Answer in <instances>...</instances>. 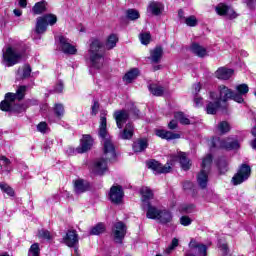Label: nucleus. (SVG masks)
Returning <instances> with one entry per match:
<instances>
[{"instance_id": "nucleus-1", "label": "nucleus", "mask_w": 256, "mask_h": 256, "mask_svg": "<svg viewBox=\"0 0 256 256\" xmlns=\"http://www.w3.org/2000/svg\"><path fill=\"white\" fill-rule=\"evenodd\" d=\"M98 135L102 139L104 158L96 159L90 166V170L94 175H103L107 171V161H115L117 157L115 144H113L111 135L107 131V118L105 116L100 117Z\"/></svg>"}, {"instance_id": "nucleus-2", "label": "nucleus", "mask_w": 256, "mask_h": 256, "mask_svg": "<svg viewBox=\"0 0 256 256\" xmlns=\"http://www.w3.org/2000/svg\"><path fill=\"white\" fill-rule=\"evenodd\" d=\"M176 161H180V165L184 171H189V169H191V162L183 152H180L178 155H171L169 162L164 166L156 160H150L147 162V167L156 174L169 173V171H171V166L175 165Z\"/></svg>"}, {"instance_id": "nucleus-3", "label": "nucleus", "mask_w": 256, "mask_h": 256, "mask_svg": "<svg viewBox=\"0 0 256 256\" xmlns=\"http://www.w3.org/2000/svg\"><path fill=\"white\" fill-rule=\"evenodd\" d=\"M102 49L103 43L97 38H92L88 50V61L92 69H101V67H103L105 58L103 57Z\"/></svg>"}, {"instance_id": "nucleus-4", "label": "nucleus", "mask_w": 256, "mask_h": 256, "mask_svg": "<svg viewBox=\"0 0 256 256\" xmlns=\"http://www.w3.org/2000/svg\"><path fill=\"white\" fill-rule=\"evenodd\" d=\"M27 93V86H18L16 93L8 92L5 95L4 101L0 103L1 111H13L15 109V101L25 99Z\"/></svg>"}, {"instance_id": "nucleus-5", "label": "nucleus", "mask_w": 256, "mask_h": 256, "mask_svg": "<svg viewBox=\"0 0 256 256\" xmlns=\"http://www.w3.org/2000/svg\"><path fill=\"white\" fill-rule=\"evenodd\" d=\"M23 59V52L17 49V47L8 46L3 50L2 65L4 67H13L17 65Z\"/></svg>"}, {"instance_id": "nucleus-6", "label": "nucleus", "mask_w": 256, "mask_h": 256, "mask_svg": "<svg viewBox=\"0 0 256 256\" xmlns=\"http://www.w3.org/2000/svg\"><path fill=\"white\" fill-rule=\"evenodd\" d=\"M57 23V16L55 14H45L36 19V25L34 33L36 35H43L47 32V27L50 25L53 27Z\"/></svg>"}, {"instance_id": "nucleus-7", "label": "nucleus", "mask_w": 256, "mask_h": 256, "mask_svg": "<svg viewBox=\"0 0 256 256\" xmlns=\"http://www.w3.org/2000/svg\"><path fill=\"white\" fill-rule=\"evenodd\" d=\"M211 163H213V156L208 154L203 158L201 164L202 170L197 175V183L201 189H205V187H207V183L209 182V169L211 167Z\"/></svg>"}, {"instance_id": "nucleus-8", "label": "nucleus", "mask_w": 256, "mask_h": 256, "mask_svg": "<svg viewBox=\"0 0 256 256\" xmlns=\"http://www.w3.org/2000/svg\"><path fill=\"white\" fill-rule=\"evenodd\" d=\"M211 149H239L240 145L237 140L228 138L226 140H221V138H213L210 141Z\"/></svg>"}, {"instance_id": "nucleus-9", "label": "nucleus", "mask_w": 256, "mask_h": 256, "mask_svg": "<svg viewBox=\"0 0 256 256\" xmlns=\"http://www.w3.org/2000/svg\"><path fill=\"white\" fill-rule=\"evenodd\" d=\"M249 177H251V167L247 164H242L238 172L232 177V183L233 185H241V183H245Z\"/></svg>"}, {"instance_id": "nucleus-10", "label": "nucleus", "mask_w": 256, "mask_h": 256, "mask_svg": "<svg viewBox=\"0 0 256 256\" xmlns=\"http://www.w3.org/2000/svg\"><path fill=\"white\" fill-rule=\"evenodd\" d=\"M58 49L65 53V55H75L77 48L71 44V40L65 36H58Z\"/></svg>"}, {"instance_id": "nucleus-11", "label": "nucleus", "mask_w": 256, "mask_h": 256, "mask_svg": "<svg viewBox=\"0 0 256 256\" xmlns=\"http://www.w3.org/2000/svg\"><path fill=\"white\" fill-rule=\"evenodd\" d=\"M125 235H127V226L123 222H116L112 229V237L115 243H123Z\"/></svg>"}, {"instance_id": "nucleus-12", "label": "nucleus", "mask_w": 256, "mask_h": 256, "mask_svg": "<svg viewBox=\"0 0 256 256\" xmlns=\"http://www.w3.org/2000/svg\"><path fill=\"white\" fill-rule=\"evenodd\" d=\"M210 99L212 101L208 102L206 105V113L208 115H215L219 108L221 107V102L219 101V94L216 92H210Z\"/></svg>"}, {"instance_id": "nucleus-13", "label": "nucleus", "mask_w": 256, "mask_h": 256, "mask_svg": "<svg viewBox=\"0 0 256 256\" xmlns=\"http://www.w3.org/2000/svg\"><path fill=\"white\" fill-rule=\"evenodd\" d=\"M125 193L123 192V187L121 186H112L109 192V199L112 203L119 205L123 201Z\"/></svg>"}, {"instance_id": "nucleus-14", "label": "nucleus", "mask_w": 256, "mask_h": 256, "mask_svg": "<svg viewBox=\"0 0 256 256\" xmlns=\"http://www.w3.org/2000/svg\"><path fill=\"white\" fill-rule=\"evenodd\" d=\"M235 89L236 91L234 92L233 101L236 103H244V97L249 93V86L247 84H239Z\"/></svg>"}, {"instance_id": "nucleus-15", "label": "nucleus", "mask_w": 256, "mask_h": 256, "mask_svg": "<svg viewBox=\"0 0 256 256\" xmlns=\"http://www.w3.org/2000/svg\"><path fill=\"white\" fill-rule=\"evenodd\" d=\"M218 93V101L220 103H226L229 99H232L233 101V97H235L234 91L225 85H220L218 87Z\"/></svg>"}, {"instance_id": "nucleus-16", "label": "nucleus", "mask_w": 256, "mask_h": 256, "mask_svg": "<svg viewBox=\"0 0 256 256\" xmlns=\"http://www.w3.org/2000/svg\"><path fill=\"white\" fill-rule=\"evenodd\" d=\"M129 115H131V112H127L126 110H118L114 112V119L118 129H123V125L127 123Z\"/></svg>"}, {"instance_id": "nucleus-17", "label": "nucleus", "mask_w": 256, "mask_h": 256, "mask_svg": "<svg viewBox=\"0 0 256 256\" xmlns=\"http://www.w3.org/2000/svg\"><path fill=\"white\" fill-rule=\"evenodd\" d=\"M216 13L218 15H224L225 17H228V19H237V13L235 10L225 4H219L216 7Z\"/></svg>"}, {"instance_id": "nucleus-18", "label": "nucleus", "mask_w": 256, "mask_h": 256, "mask_svg": "<svg viewBox=\"0 0 256 256\" xmlns=\"http://www.w3.org/2000/svg\"><path fill=\"white\" fill-rule=\"evenodd\" d=\"M142 209L146 211L147 219H159V214L161 213V209L151 205V202L148 204L142 205Z\"/></svg>"}, {"instance_id": "nucleus-19", "label": "nucleus", "mask_w": 256, "mask_h": 256, "mask_svg": "<svg viewBox=\"0 0 256 256\" xmlns=\"http://www.w3.org/2000/svg\"><path fill=\"white\" fill-rule=\"evenodd\" d=\"M189 248L198 256H207V246L192 239L189 243Z\"/></svg>"}, {"instance_id": "nucleus-20", "label": "nucleus", "mask_w": 256, "mask_h": 256, "mask_svg": "<svg viewBox=\"0 0 256 256\" xmlns=\"http://www.w3.org/2000/svg\"><path fill=\"white\" fill-rule=\"evenodd\" d=\"M63 241L67 247H75L79 243V236L75 230H69L63 238Z\"/></svg>"}, {"instance_id": "nucleus-21", "label": "nucleus", "mask_w": 256, "mask_h": 256, "mask_svg": "<svg viewBox=\"0 0 256 256\" xmlns=\"http://www.w3.org/2000/svg\"><path fill=\"white\" fill-rule=\"evenodd\" d=\"M155 135L157 137H160V139H166V141H173V139H181L180 134L163 129H156Z\"/></svg>"}, {"instance_id": "nucleus-22", "label": "nucleus", "mask_w": 256, "mask_h": 256, "mask_svg": "<svg viewBox=\"0 0 256 256\" xmlns=\"http://www.w3.org/2000/svg\"><path fill=\"white\" fill-rule=\"evenodd\" d=\"M91 147H93V138L91 135H84L80 146L77 148V153H86Z\"/></svg>"}, {"instance_id": "nucleus-23", "label": "nucleus", "mask_w": 256, "mask_h": 256, "mask_svg": "<svg viewBox=\"0 0 256 256\" xmlns=\"http://www.w3.org/2000/svg\"><path fill=\"white\" fill-rule=\"evenodd\" d=\"M74 192L76 195H81V193H85L89 191V182L83 179L74 180Z\"/></svg>"}, {"instance_id": "nucleus-24", "label": "nucleus", "mask_w": 256, "mask_h": 256, "mask_svg": "<svg viewBox=\"0 0 256 256\" xmlns=\"http://www.w3.org/2000/svg\"><path fill=\"white\" fill-rule=\"evenodd\" d=\"M140 195H141V201L142 205H147L149 204L150 200L153 199V190L147 186H143L140 189Z\"/></svg>"}, {"instance_id": "nucleus-25", "label": "nucleus", "mask_w": 256, "mask_h": 256, "mask_svg": "<svg viewBox=\"0 0 256 256\" xmlns=\"http://www.w3.org/2000/svg\"><path fill=\"white\" fill-rule=\"evenodd\" d=\"M147 147H149V141L147 138H140L133 143L134 153H143Z\"/></svg>"}, {"instance_id": "nucleus-26", "label": "nucleus", "mask_w": 256, "mask_h": 256, "mask_svg": "<svg viewBox=\"0 0 256 256\" xmlns=\"http://www.w3.org/2000/svg\"><path fill=\"white\" fill-rule=\"evenodd\" d=\"M217 79H222L223 81H227V79H231L233 76V69L221 67L215 73Z\"/></svg>"}, {"instance_id": "nucleus-27", "label": "nucleus", "mask_w": 256, "mask_h": 256, "mask_svg": "<svg viewBox=\"0 0 256 256\" xmlns=\"http://www.w3.org/2000/svg\"><path fill=\"white\" fill-rule=\"evenodd\" d=\"M135 133V126L132 123H127L124 130L120 133V139H131Z\"/></svg>"}, {"instance_id": "nucleus-28", "label": "nucleus", "mask_w": 256, "mask_h": 256, "mask_svg": "<svg viewBox=\"0 0 256 256\" xmlns=\"http://www.w3.org/2000/svg\"><path fill=\"white\" fill-rule=\"evenodd\" d=\"M161 57H163V48H161V46L150 51V61H152V63H159L161 61Z\"/></svg>"}, {"instance_id": "nucleus-29", "label": "nucleus", "mask_w": 256, "mask_h": 256, "mask_svg": "<svg viewBox=\"0 0 256 256\" xmlns=\"http://www.w3.org/2000/svg\"><path fill=\"white\" fill-rule=\"evenodd\" d=\"M163 4L160 2H152L148 6V13H152V15H161L163 13Z\"/></svg>"}, {"instance_id": "nucleus-30", "label": "nucleus", "mask_w": 256, "mask_h": 256, "mask_svg": "<svg viewBox=\"0 0 256 256\" xmlns=\"http://www.w3.org/2000/svg\"><path fill=\"white\" fill-rule=\"evenodd\" d=\"M31 76V66L25 65L22 68L18 69L16 79L21 80V79H27Z\"/></svg>"}, {"instance_id": "nucleus-31", "label": "nucleus", "mask_w": 256, "mask_h": 256, "mask_svg": "<svg viewBox=\"0 0 256 256\" xmlns=\"http://www.w3.org/2000/svg\"><path fill=\"white\" fill-rule=\"evenodd\" d=\"M172 220L173 215L169 212V210H160V214L158 216V221H160V223H171Z\"/></svg>"}, {"instance_id": "nucleus-32", "label": "nucleus", "mask_w": 256, "mask_h": 256, "mask_svg": "<svg viewBox=\"0 0 256 256\" xmlns=\"http://www.w3.org/2000/svg\"><path fill=\"white\" fill-rule=\"evenodd\" d=\"M0 161H1V165H2V173H4V175H9V173H11L12 168L11 166V160H9V158L5 157V156H1L0 157Z\"/></svg>"}, {"instance_id": "nucleus-33", "label": "nucleus", "mask_w": 256, "mask_h": 256, "mask_svg": "<svg viewBox=\"0 0 256 256\" xmlns=\"http://www.w3.org/2000/svg\"><path fill=\"white\" fill-rule=\"evenodd\" d=\"M137 77H139V69L134 68L124 75L123 80L125 83H132Z\"/></svg>"}, {"instance_id": "nucleus-34", "label": "nucleus", "mask_w": 256, "mask_h": 256, "mask_svg": "<svg viewBox=\"0 0 256 256\" xmlns=\"http://www.w3.org/2000/svg\"><path fill=\"white\" fill-rule=\"evenodd\" d=\"M32 11L34 15H41V13H45V11H47V2L45 1L37 2L33 6Z\"/></svg>"}, {"instance_id": "nucleus-35", "label": "nucleus", "mask_w": 256, "mask_h": 256, "mask_svg": "<svg viewBox=\"0 0 256 256\" xmlns=\"http://www.w3.org/2000/svg\"><path fill=\"white\" fill-rule=\"evenodd\" d=\"M191 51L198 57H205L207 55V50L197 43L192 44Z\"/></svg>"}, {"instance_id": "nucleus-36", "label": "nucleus", "mask_w": 256, "mask_h": 256, "mask_svg": "<svg viewBox=\"0 0 256 256\" xmlns=\"http://www.w3.org/2000/svg\"><path fill=\"white\" fill-rule=\"evenodd\" d=\"M54 115L57 119H63L65 115V106L61 103H56L53 107Z\"/></svg>"}, {"instance_id": "nucleus-37", "label": "nucleus", "mask_w": 256, "mask_h": 256, "mask_svg": "<svg viewBox=\"0 0 256 256\" xmlns=\"http://www.w3.org/2000/svg\"><path fill=\"white\" fill-rule=\"evenodd\" d=\"M117 41H119V38L117 37V35L115 34H111L108 36L106 43H105V47L106 49H113L117 46Z\"/></svg>"}, {"instance_id": "nucleus-38", "label": "nucleus", "mask_w": 256, "mask_h": 256, "mask_svg": "<svg viewBox=\"0 0 256 256\" xmlns=\"http://www.w3.org/2000/svg\"><path fill=\"white\" fill-rule=\"evenodd\" d=\"M148 89L150 91V93H152V95H155L156 97H161V95H163L164 93V89L163 87L157 85V84H150L148 86Z\"/></svg>"}, {"instance_id": "nucleus-39", "label": "nucleus", "mask_w": 256, "mask_h": 256, "mask_svg": "<svg viewBox=\"0 0 256 256\" xmlns=\"http://www.w3.org/2000/svg\"><path fill=\"white\" fill-rule=\"evenodd\" d=\"M175 120L179 121L181 125H191V121L187 118V115H185L183 112H176L174 114Z\"/></svg>"}, {"instance_id": "nucleus-40", "label": "nucleus", "mask_w": 256, "mask_h": 256, "mask_svg": "<svg viewBox=\"0 0 256 256\" xmlns=\"http://www.w3.org/2000/svg\"><path fill=\"white\" fill-rule=\"evenodd\" d=\"M231 131V125H229V122L222 121L217 125V132L224 135V133H229Z\"/></svg>"}, {"instance_id": "nucleus-41", "label": "nucleus", "mask_w": 256, "mask_h": 256, "mask_svg": "<svg viewBox=\"0 0 256 256\" xmlns=\"http://www.w3.org/2000/svg\"><path fill=\"white\" fill-rule=\"evenodd\" d=\"M38 238L42 241H51L53 239V235H51V232L45 229H41L38 231Z\"/></svg>"}, {"instance_id": "nucleus-42", "label": "nucleus", "mask_w": 256, "mask_h": 256, "mask_svg": "<svg viewBox=\"0 0 256 256\" xmlns=\"http://www.w3.org/2000/svg\"><path fill=\"white\" fill-rule=\"evenodd\" d=\"M104 232H105V225L103 223H99L90 230V235H101V233H104Z\"/></svg>"}, {"instance_id": "nucleus-43", "label": "nucleus", "mask_w": 256, "mask_h": 256, "mask_svg": "<svg viewBox=\"0 0 256 256\" xmlns=\"http://www.w3.org/2000/svg\"><path fill=\"white\" fill-rule=\"evenodd\" d=\"M184 23L188 27H197V25L199 24V20H197V17L192 15V16L186 17L184 20Z\"/></svg>"}, {"instance_id": "nucleus-44", "label": "nucleus", "mask_w": 256, "mask_h": 256, "mask_svg": "<svg viewBox=\"0 0 256 256\" xmlns=\"http://www.w3.org/2000/svg\"><path fill=\"white\" fill-rule=\"evenodd\" d=\"M0 189L1 191H3V193H6V195H9V197H13V195H15V191H13V188H11L5 183H0Z\"/></svg>"}, {"instance_id": "nucleus-45", "label": "nucleus", "mask_w": 256, "mask_h": 256, "mask_svg": "<svg viewBox=\"0 0 256 256\" xmlns=\"http://www.w3.org/2000/svg\"><path fill=\"white\" fill-rule=\"evenodd\" d=\"M195 211V205L193 204H184L180 206V213H193Z\"/></svg>"}, {"instance_id": "nucleus-46", "label": "nucleus", "mask_w": 256, "mask_h": 256, "mask_svg": "<svg viewBox=\"0 0 256 256\" xmlns=\"http://www.w3.org/2000/svg\"><path fill=\"white\" fill-rule=\"evenodd\" d=\"M127 17L128 19H130L131 21H135L136 19H139L140 15H139V11L135 10V9H129L127 10Z\"/></svg>"}, {"instance_id": "nucleus-47", "label": "nucleus", "mask_w": 256, "mask_h": 256, "mask_svg": "<svg viewBox=\"0 0 256 256\" xmlns=\"http://www.w3.org/2000/svg\"><path fill=\"white\" fill-rule=\"evenodd\" d=\"M140 41L142 45H149L151 41V34L149 32L140 34Z\"/></svg>"}, {"instance_id": "nucleus-48", "label": "nucleus", "mask_w": 256, "mask_h": 256, "mask_svg": "<svg viewBox=\"0 0 256 256\" xmlns=\"http://www.w3.org/2000/svg\"><path fill=\"white\" fill-rule=\"evenodd\" d=\"M39 244L34 243L29 249L28 256H39Z\"/></svg>"}, {"instance_id": "nucleus-49", "label": "nucleus", "mask_w": 256, "mask_h": 256, "mask_svg": "<svg viewBox=\"0 0 256 256\" xmlns=\"http://www.w3.org/2000/svg\"><path fill=\"white\" fill-rule=\"evenodd\" d=\"M37 130H38L40 133H47V131H49V127L47 126V122H40V123L37 125Z\"/></svg>"}, {"instance_id": "nucleus-50", "label": "nucleus", "mask_w": 256, "mask_h": 256, "mask_svg": "<svg viewBox=\"0 0 256 256\" xmlns=\"http://www.w3.org/2000/svg\"><path fill=\"white\" fill-rule=\"evenodd\" d=\"M180 223L181 225H183L184 227H189V225H191L192 220L191 218H189L188 216H182L180 218Z\"/></svg>"}, {"instance_id": "nucleus-51", "label": "nucleus", "mask_w": 256, "mask_h": 256, "mask_svg": "<svg viewBox=\"0 0 256 256\" xmlns=\"http://www.w3.org/2000/svg\"><path fill=\"white\" fill-rule=\"evenodd\" d=\"M179 245V240L177 238H174L172 240V243L170 246H168V248L166 249V253H171V251H173V249H175V247H178Z\"/></svg>"}, {"instance_id": "nucleus-52", "label": "nucleus", "mask_w": 256, "mask_h": 256, "mask_svg": "<svg viewBox=\"0 0 256 256\" xmlns=\"http://www.w3.org/2000/svg\"><path fill=\"white\" fill-rule=\"evenodd\" d=\"M91 109V115H97V113H99V102L94 101Z\"/></svg>"}, {"instance_id": "nucleus-53", "label": "nucleus", "mask_w": 256, "mask_h": 256, "mask_svg": "<svg viewBox=\"0 0 256 256\" xmlns=\"http://www.w3.org/2000/svg\"><path fill=\"white\" fill-rule=\"evenodd\" d=\"M54 93H63V82H58L54 87Z\"/></svg>"}, {"instance_id": "nucleus-54", "label": "nucleus", "mask_w": 256, "mask_h": 256, "mask_svg": "<svg viewBox=\"0 0 256 256\" xmlns=\"http://www.w3.org/2000/svg\"><path fill=\"white\" fill-rule=\"evenodd\" d=\"M219 249L222 251L223 255H227L229 248L227 247V244H219Z\"/></svg>"}, {"instance_id": "nucleus-55", "label": "nucleus", "mask_w": 256, "mask_h": 256, "mask_svg": "<svg viewBox=\"0 0 256 256\" xmlns=\"http://www.w3.org/2000/svg\"><path fill=\"white\" fill-rule=\"evenodd\" d=\"M246 5L249 9H255L256 0H246Z\"/></svg>"}, {"instance_id": "nucleus-56", "label": "nucleus", "mask_w": 256, "mask_h": 256, "mask_svg": "<svg viewBox=\"0 0 256 256\" xmlns=\"http://www.w3.org/2000/svg\"><path fill=\"white\" fill-rule=\"evenodd\" d=\"M194 102L196 107H201V105H203V98L195 97Z\"/></svg>"}, {"instance_id": "nucleus-57", "label": "nucleus", "mask_w": 256, "mask_h": 256, "mask_svg": "<svg viewBox=\"0 0 256 256\" xmlns=\"http://www.w3.org/2000/svg\"><path fill=\"white\" fill-rule=\"evenodd\" d=\"M169 129H177V120H171L168 124Z\"/></svg>"}, {"instance_id": "nucleus-58", "label": "nucleus", "mask_w": 256, "mask_h": 256, "mask_svg": "<svg viewBox=\"0 0 256 256\" xmlns=\"http://www.w3.org/2000/svg\"><path fill=\"white\" fill-rule=\"evenodd\" d=\"M193 89H194V93L196 94L199 93L201 91V83L194 84Z\"/></svg>"}, {"instance_id": "nucleus-59", "label": "nucleus", "mask_w": 256, "mask_h": 256, "mask_svg": "<svg viewBox=\"0 0 256 256\" xmlns=\"http://www.w3.org/2000/svg\"><path fill=\"white\" fill-rule=\"evenodd\" d=\"M13 13L15 17H21L23 15V11L21 9H14Z\"/></svg>"}, {"instance_id": "nucleus-60", "label": "nucleus", "mask_w": 256, "mask_h": 256, "mask_svg": "<svg viewBox=\"0 0 256 256\" xmlns=\"http://www.w3.org/2000/svg\"><path fill=\"white\" fill-rule=\"evenodd\" d=\"M183 188L184 189H192L193 188V183L187 181V182L184 183Z\"/></svg>"}, {"instance_id": "nucleus-61", "label": "nucleus", "mask_w": 256, "mask_h": 256, "mask_svg": "<svg viewBox=\"0 0 256 256\" xmlns=\"http://www.w3.org/2000/svg\"><path fill=\"white\" fill-rule=\"evenodd\" d=\"M19 6L25 9L27 7V0H19Z\"/></svg>"}, {"instance_id": "nucleus-62", "label": "nucleus", "mask_w": 256, "mask_h": 256, "mask_svg": "<svg viewBox=\"0 0 256 256\" xmlns=\"http://www.w3.org/2000/svg\"><path fill=\"white\" fill-rule=\"evenodd\" d=\"M178 17H179L180 19H184V20H185V12H183V10H179V11H178Z\"/></svg>"}, {"instance_id": "nucleus-63", "label": "nucleus", "mask_w": 256, "mask_h": 256, "mask_svg": "<svg viewBox=\"0 0 256 256\" xmlns=\"http://www.w3.org/2000/svg\"><path fill=\"white\" fill-rule=\"evenodd\" d=\"M250 145H251L252 149H255V150H256V138L253 139V140L250 142Z\"/></svg>"}, {"instance_id": "nucleus-64", "label": "nucleus", "mask_w": 256, "mask_h": 256, "mask_svg": "<svg viewBox=\"0 0 256 256\" xmlns=\"http://www.w3.org/2000/svg\"><path fill=\"white\" fill-rule=\"evenodd\" d=\"M251 134L253 135V137H256V126L252 128Z\"/></svg>"}]
</instances>
